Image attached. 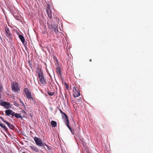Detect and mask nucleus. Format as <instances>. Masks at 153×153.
Returning a JSON list of instances; mask_svg holds the SVG:
<instances>
[{
  "label": "nucleus",
  "instance_id": "1",
  "mask_svg": "<svg viewBox=\"0 0 153 153\" xmlns=\"http://www.w3.org/2000/svg\"><path fill=\"white\" fill-rule=\"evenodd\" d=\"M37 72L38 75L39 80L41 83L42 85H45L46 84V81L44 78L43 72L41 70L38 68L37 70Z\"/></svg>",
  "mask_w": 153,
  "mask_h": 153
},
{
  "label": "nucleus",
  "instance_id": "2",
  "mask_svg": "<svg viewBox=\"0 0 153 153\" xmlns=\"http://www.w3.org/2000/svg\"><path fill=\"white\" fill-rule=\"evenodd\" d=\"M36 144L38 146L41 147L42 148H45V146L48 147V146L43 143L41 139L40 138H38L36 137H35L33 138Z\"/></svg>",
  "mask_w": 153,
  "mask_h": 153
},
{
  "label": "nucleus",
  "instance_id": "3",
  "mask_svg": "<svg viewBox=\"0 0 153 153\" xmlns=\"http://www.w3.org/2000/svg\"><path fill=\"white\" fill-rule=\"evenodd\" d=\"M11 86L13 91L18 93V91H20V87L18 83L13 82L11 83Z\"/></svg>",
  "mask_w": 153,
  "mask_h": 153
},
{
  "label": "nucleus",
  "instance_id": "4",
  "mask_svg": "<svg viewBox=\"0 0 153 153\" xmlns=\"http://www.w3.org/2000/svg\"><path fill=\"white\" fill-rule=\"evenodd\" d=\"M24 91L25 94L28 99L33 100V97L31 96V92L30 90L27 88H24Z\"/></svg>",
  "mask_w": 153,
  "mask_h": 153
},
{
  "label": "nucleus",
  "instance_id": "5",
  "mask_svg": "<svg viewBox=\"0 0 153 153\" xmlns=\"http://www.w3.org/2000/svg\"><path fill=\"white\" fill-rule=\"evenodd\" d=\"M73 94L74 97H76L80 96L79 91L78 87H74L73 88Z\"/></svg>",
  "mask_w": 153,
  "mask_h": 153
},
{
  "label": "nucleus",
  "instance_id": "6",
  "mask_svg": "<svg viewBox=\"0 0 153 153\" xmlns=\"http://www.w3.org/2000/svg\"><path fill=\"white\" fill-rule=\"evenodd\" d=\"M46 10L49 18L50 19H52V11L50 9V5L49 4L47 5V7Z\"/></svg>",
  "mask_w": 153,
  "mask_h": 153
},
{
  "label": "nucleus",
  "instance_id": "7",
  "mask_svg": "<svg viewBox=\"0 0 153 153\" xmlns=\"http://www.w3.org/2000/svg\"><path fill=\"white\" fill-rule=\"evenodd\" d=\"M4 29L6 35L7 37L10 39H11L12 37V35L10 33V29L7 27H5Z\"/></svg>",
  "mask_w": 153,
  "mask_h": 153
},
{
  "label": "nucleus",
  "instance_id": "8",
  "mask_svg": "<svg viewBox=\"0 0 153 153\" xmlns=\"http://www.w3.org/2000/svg\"><path fill=\"white\" fill-rule=\"evenodd\" d=\"M5 114L7 116H10L11 115L12 117L14 116L15 112L10 109H8L5 111Z\"/></svg>",
  "mask_w": 153,
  "mask_h": 153
},
{
  "label": "nucleus",
  "instance_id": "9",
  "mask_svg": "<svg viewBox=\"0 0 153 153\" xmlns=\"http://www.w3.org/2000/svg\"><path fill=\"white\" fill-rule=\"evenodd\" d=\"M0 104L4 107L6 108H9L10 107V104L7 102H1Z\"/></svg>",
  "mask_w": 153,
  "mask_h": 153
},
{
  "label": "nucleus",
  "instance_id": "10",
  "mask_svg": "<svg viewBox=\"0 0 153 153\" xmlns=\"http://www.w3.org/2000/svg\"><path fill=\"white\" fill-rule=\"evenodd\" d=\"M65 121L66 125L67 126L68 128L70 130V131L71 132L72 134H73L74 133H73L72 129L69 125V120L68 119H68H65Z\"/></svg>",
  "mask_w": 153,
  "mask_h": 153
},
{
  "label": "nucleus",
  "instance_id": "11",
  "mask_svg": "<svg viewBox=\"0 0 153 153\" xmlns=\"http://www.w3.org/2000/svg\"><path fill=\"white\" fill-rule=\"evenodd\" d=\"M65 121L66 125L67 126L68 128L70 130V131L71 132L72 134H73L74 133H73L72 129L69 125V120L68 119H68H65Z\"/></svg>",
  "mask_w": 153,
  "mask_h": 153
},
{
  "label": "nucleus",
  "instance_id": "12",
  "mask_svg": "<svg viewBox=\"0 0 153 153\" xmlns=\"http://www.w3.org/2000/svg\"><path fill=\"white\" fill-rule=\"evenodd\" d=\"M56 71L57 73L58 74V76H59V75L60 76L61 79L62 80V77L61 75V69L60 68L59 66L57 67L56 69Z\"/></svg>",
  "mask_w": 153,
  "mask_h": 153
},
{
  "label": "nucleus",
  "instance_id": "13",
  "mask_svg": "<svg viewBox=\"0 0 153 153\" xmlns=\"http://www.w3.org/2000/svg\"><path fill=\"white\" fill-rule=\"evenodd\" d=\"M30 149L33 151L38 152L39 151V149L36 146H30Z\"/></svg>",
  "mask_w": 153,
  "mask_h": 153
},
{
  "label": "nucleus",
  "instance_id": "14",
  "mask_svg": "<svg viewBox=\"0 0 153 153\" xmlns=\"http://www.w3.org/2000/svg\"><path fill=\"white\" fill-rule=\"evenodd\" d=\"M21 114H18V113H15L14 116L15 117L17 118H20L21 120L23 119V117L21 115Z\"/></svg>",
  "mask_w": 153,
  "mask_h": 153
},
{
  "label": "nucleus",
  "instance_id": "15",
  "mask_svg": "<svg viewBox=\"0 0 153 153\" xmlns=\"http://www.w3.org/2000/svg\"><path fill=\"white\" fill-rule=\"evenodd\" d=\"M19 38L22 41V43L23 44H24L25 42V39L23 36L21 35H19Z\"/></svg>",
  "mask_w": 153,
  "mask_h": 153
},
{
  "label": "nucleus",
  "instance_id": "16",
  "mask_svg": "<svg viewBox=\"0 0 153 153\" xmlns=\"http://www.w3.org/2000/svg\"><path fill=\"white\" fill-rule=\"evenodd\" d=\"M59 109L60 112L61 113L62 115H64L65 117L64 118L65 119H68V117L67 114H65V113L63 112L59 108Z\"/></svg>",
  "mask_w": 153,
  "mask_h": 153
},
{
  "label": "nucleus",
  "instance_id": "17",
  "mask_svg": "<svg viewBox=\"0 0 153 153\" xmlns=\"http://www.w3.org/2000/svg\"><path fill=\"white\" fill-rule=\"evenodd\" d=\"M51 124L53 127H55L57 126V123L56 122L54 121H51Z\"/></svg>",
  "mask_w": 153,
  "mask_h": 153
},
{
  "label": "nucleus",
  "instance_id": "18",
  "mask_svg": "<svg viewBox=\"0 0 153 153\" xmlns=\"http://www.w3.org/2000/svg\"><path fill=\"white\" fill-rule=\"evenodd\" d=\"M0 126L2 128H4L5 130H7V128L5 125H4L3 123L0 122Z\"/></svg>",
  "mask_w": 153,
  "mask_h": 153
},
{
  "label": "nucleus",
  "instance_id": "19",
  "mask_svg": "<svg viewBox=\"0 0 153 153\" xmlns=\"http://www.w3.org/2000/svg\"><path fill=\"white\" fill-rule=\"evenodd\" d=\"M47 93L48 95H49L50 96H53L55 94L54 92H51V91H48V92Z\"/></svg>",
  "mask_w": 153,
  "mask_h": 153
},
{
  "label": "nucleus",
  "instance_id": "20",
  "mask_svg": "<svg viewBox=\"0 0 153 153\" xmlns=\"http://www.w3.org/2000/svg\"><path fill=\"white\" fill-rule=\"evenodd\" d=\"M8 126L11 129H13L14 128V126L10 123Z\"/></svg>",
  "mask_w": 153,
  "mask_h": 153
},
{
  "label": "nucleus",
  "instance_id": "21",
  "mask_svg": "<svg viewBox=\"0 0 153 153\" xmlns=\"http://www.w3.org/2000/svg\"><path fill=\"white\" fill-rule=\"evenodd\" d=\"M54 31L55 32H56V33L57 32H58V28H57V27H54Z\"/></svg>",
  "mask_w": 153,
  "mask_h": 153
},
{
  "label": "nucleus",
  "instance_id": "22",
  "mask_svg": "<svg viewBox=\"0 0 153 153\" xmlns=\"http://www.w3.org/2000/svg\"><path fill=\"white\" fill-rule=\"evenodd\" d=\"M4 122L7 124L8 126L10 124V123H9L8 122H7L6 120Z\"/></svg>",
  "mask_w": 153,
  "mask_h": 153
},
{
  "label": "nucleus",
  "instance_id": "23",
  "mask_svg": "<svg viewBox=\"0 0 153 153\" xmlns=\"http://www.w3.org/2000/svg\"><path fill=\"white\" fill-rule=\"evenodd\" d=\"M2 85L1 84H0V92L1 91L2 89Z\"/></svg>",
  "mask_w": 153,
  "mask_h": 153
},
{
  "label": "nucleus",
  "instance_id": "24",
  "mask_svg": "<svg viewBox=\"0 0 153 153\" xmlns=\"http://www.w3.org/2000/svg\"><path fill=\"white\" fill-rule=\"evenodd\" d=\"M0 118L3 121V122H4L5 120H4L3 118L1 117L0 116Z\"/></svg>",
  "mask_w": 153,
  "mask_h": 153
},
{
  "label": "nucleus",
  "instance_id": "25",
  "mask_svg": "<svg viewBox=\"0 0 153 153\" xmlns=\"http://www.w3.org/2000/svg\"><path fill=\"white\" fill-rule=\"evenodd\" d=\"M65 85L66 86V88L68 89L69 88V86L67 83H65Z\"/></svg>",
  "mask_w": 153,
  "mask_h": 153
},
{
  "label": "nucleus",
  "instance_id": "26",
  "mask_svg": "<svg viewBox=\"0 0 153 153\" xmlns=\"http://www.w3.org/2000/svg\"><path fill=\"white\" fill-rule=\"evenodd\" d=\"M81 100H82V99H81V98H80V99H77V102H79V101L80 100L81 101Z\"/></svg>",
  "mask_w": 153,
  "mask_h": 153
},
{
  "label": "nucleus",
  "instance_id": "27",
  "mask_svg": "<svg viewBox=\"0 0 153 153\" xmlns=\"http://www.w3.org/2000/svg\"><path fill=\"white\" fill-rule=\"evenodd\" d=\"M14 105L17 107H18V106L19 105V104H18L17 103H15Z\"/></svg>",
  "mask_w": 153,
  "mask_h": 153
},
{
  "label": "nucleus",
  "instance_id": "28",
  "mask_svg": "<svg viewBox=\"0 0 153 153\" xmlns=\"http://www.w3.org/2000/svg\"><path fill=\"white\" fill-rule=\"evenodd\" d=\"M54 59H56V61H57V62H58V59H57V58H56V57H54Z\"/></svg>",
  "mask_w": 153,
  "mask_h": 153
},
{
  "label": "nucleus",
  "instance_id": "29",
  "mask_svg": "<svg viewBox=\"0 0 153 153\" xmlns=\"http://www.w3.org/2000/svg\"><path fill=\"white\" fill-rule=\"evenodd\" d=\"M20 102H21L22 103V104H23V102H22V101H20Z\"/></svg>",
  "mask_w": 153,
  "mask_h": 153
},
{
  "label": "nucleus",
  "instance_id": "30",
  "mask_svg": "<svg viewBox=\"0 0 153 153\" xmlns=\"http://www.w3.org/2000/svg\"><path fill=\"white\" fill-rule=\"evenodd\" d=\"M89 61H90V62H91V59H90Z\"/></svg>",
  "mask_w": 153,
  "mask_h": 153
},
{
  "label": "nucleus",
  "instance_id": "31",
  "mask_svg": "<svg viewBox=\"0 0 153 153\" xmlns=\"http://www.w3.org/2000/svg\"><path fill=\"white\" fill-rule=\"evenodd\" d=\"M22 153H26L25 152H23Z\"/></svg>",
  "mask_w": 153,
  "mask_h": 153
},
{
  "label": "nucleus",
  "instance_id": "32",
  "mask_svg": "<svg viewBox=\"0 0 153 153\" xmlns=\"http://www.w3.org/2000/svg\"><path fill=\"white\" fill-rule=\"evenodd\" d=\"M52 71H53V73H54V72H53V70H52Z\"/></svg>",
  "mask_w": 153,
  "mask_h": 153
},
{
  "label": "nucleus",
  "instance_id": "33",
  "mask_svg": "<svg viewBox=\"0 0 153 153\" xmlns=\"http://www.w3.org/2000/svg\"><path fill=\"white\" fill-rule=\"evenodd\" d=\"M49 74V76H50V74Z\"/></svg>",
  "mask_w": 153,
  "mask_h": 153
}]
</instances>
